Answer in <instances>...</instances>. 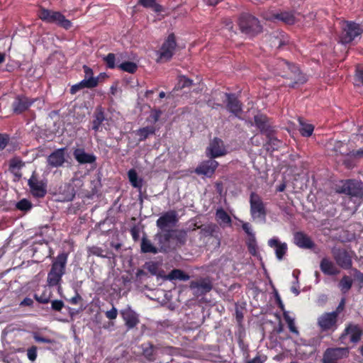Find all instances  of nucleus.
Here are the masks:
<instances>
[{
    "label": "nucleus",
    "instance_id": "nucleus-24",
    "mask_svg": "<svg viewBox=\"0 0 363 363\" xmlns=\"http://www.w3.org/2000/svg\"><path fill=\"white\" fill-rule=\"evenodd\" d=\"M73 155L80 164H91L96 161V157L93 154L86 153L82 148L75 149Z\"/></svg>",
    "mask_w": 363,
    "mask_h": 363
},
{
    "label": "nucleus",
    "instance_id": "nucleus-17",
    "mask_svg": "<svg viewBox=\"0 0 363 363\" xmlns=\"http://www.w3.org/2000/svg\"><path fill=\"white\" fill-rule=\"evenodd\" d=\"M362 333V330L358 325L350 323L346 326L340 338L344 340L347 335H350L351 342L356 343L360 340Z\"/></svg>",
    "mask_w": 363,
    "mask_h": 363
},
{
    "label": "nucleus",
    "instance_id": "nucleus-14",
    "mask_svg": "<svg viewBox=\"0 0 363 363\" xmlns=\"http://www.w3.org/2000/svg\"><path fill=\"white\" fill-rule=\"evenodd\" d=\"M207 155L211 158L223 156L227 153L222 140L215 138L209 143L206 150Z\"/></svg>",
    "mask_w": 363,
    "mask_h": 363
},
{
    "label": "nucleus",
    "instance_id": "nucleus-2",
    "mask_svg": "<svg viewBox=\"0 0 363 363\" xmlns=\"http://www.w3.org/2000/svg\"><path fill=\"white\" fill-rule=\"evenodd\" d=\"M337 192L350 196L345 202L348 205L350 202L353 203V205L348 208L350 211L354 213L357 211L359 204L356 203L353 198H363V183L352 179L346 180L341 186H338Z\"/></svg>",
    "mask_w": 363,
    "mask_h": 363
},
{
    "label": "nucleus",
    "instance_id": "nucleus-31",
    "mask_svg": "<svg viewBox=\"0 0 363 363\" xmlns=\"http://www.w3.org/2000/svg\"><path fill=\"white\" fill-rule=\"evenodd\" d=\"M123 320H125V325L128 329H131L136 326L139 323L137 315L133 311H125L122 313Z\"/></svg>",
    "mask_w": 363,
    "mask_h": 363
},
{
    "label": "nucleus",
    "instance_id": "nucleus-58",
    "mask_svg": "<svg viewBox=\"0 0 363 363\" xmlns=\"http://www.w3.org/2000/svg\"><path fill=\"white\" fill-rule=\"evenodd\" d=\"M64 306V303L61 300H55L52 301V309L56 311H60Z\"/></svg>",
    "mask_w": 363,
    "mask_h": 363
},
{
    "label": "nucleus",
    "instance_id": "nucleus-41",
    "mask_svg": "<svg viewBox=\"0 0 363 363\" xmlns=\"http://www.w3.org/2000/svg\"><path fill=\"white\" fill-rule=\"evenodd\" d=\"M190 277L185 274L184 272H182L180 269H173L169 274H168V279L170 280L173 279H179V280H183L186 281L189 280Z\"/></svg>",
    "mask_w": 363,
    "mask_h": 363
},
{
    "label": "nucleus",
    "instance_id": "nucleus-33",
    "mask_svg": "<svg viewBox=\"0 0 363 363\" xmlns=\"http://www.w3.org/2000/svg\"><path fill=\"white\" fill-rule=\"evenodd\" d=\"M60 194L63 196L65 201H72L75 196V189L72 184H65L60 187Z\"/></svg>",
    "mask_w": 363,
    "mask_h": 363
},
{
    "label": "nucleus",
    "instance_id": "nucleus-4",
    "mask_svg": "<svg viewBox=\"0 0 363 363\" xmlns=\"http://www.w3.org/2000/svg\"><path fill=\"white\" fill-rule=\"evenodd\" d=\"M38 16L44 21L57 23L66 29L71 27V22L66 19L62 13L57 11L42 9L39 11Z\"/></svg>",
    "mask_w": 363,
    "mask_h": 363
},
{
    "label": "nucleus",
    "instance_id": "nucleus-55",
    "mask_svg": "<svg viewBox=\"0 0 363 363\" xmlns=\"http://www.w3.org/2000/svg\"><path fill=\"white\" fill-rule=\"evenodd\" d=\"M27 355L29 360L34 362L37 357V347L32 346L27 350Z\"/></svg>",
    "mask_w": 363,
    "mask_h": 363
},
{
    "label": "nucleus",
    "instance_id": "nucleus-8",
    "mask_svg": "<svg viewBox=\"0 0 363 363\" xmlns=\"http://www.w3.org/2000/svg\"><path fill=\"white\" fill-rule=\"evenodd\" d=\"M349 350L347 347H330L323 353V363H337V361L347 357Z\"/></svg>",
    "mask_w": 363,
    "mask_h": 363
},
{
    "label": "nucleus",
    "instance_id": "nucleus-44",
    "mask_svg": "<svg viewBox=\"0 0 363 363\" xmlns=\"http://www.w3.org/2000/svg\"><path fill=\"white\" fill-rule=\"evenodd\" d=\"M352 286V280L348 276H343L339 283V286L343 293L347 292Z\"/></svg>",
    "mask_w": 363,
    "mask_h": 363
},
{
    "label": "nucleus",
    "instance_id": "nucleus-59",
    "mask_svg": "<svg viewBox=\"0 0 363 363\" xmlns=\"http://www.w3.org/2000/svg\"><path fill=\"white\" fill-rule=\"evenodd\" d=\"M9 138L6 135H0V151L3 150L7 145Z\"/></svg>",
    "mask_w": 363,
    "mask_h": 363
},
{
    "label": "nucleus",
    "instance_id": "nucleus-36",
    "mask_svg": "<svg viewBox=\"0 0 363 363\" xmlns=\"http://www.w3.org/2000/svg\"><path fill=\"white\" fill-rule=\"evenodd\" d=\"M216 218L220 225H230L231 223L230 217L222 208L217 209Z\"/></svg>",
    "mask_w": 363,
    "mask_h": 363
},
{
    "label": "nucleus",
    "instance_id": "nucleus-63",
    "mask_svg": "<svg viewBox=\"0 0 363 363\" xmlns=\"http://www.w3.org/2000/svg\"><path fill=\"white\" fill-rule=\"evenodd\" d=\"M33 303V301L30 298H25L20 303L21 306H31Z\"/></svg>",
    "mask_w": 363,
    "mask_h": 363
},
{
    "label": "nucleus",
    "instance_id": "nucleus-48",
    "mask_svg": "<svg viewBox=\"0 0 363 363\" xmlns=\"http://www.w3.org/2000/svg\"><path fill=\"white\" fill-rule=\"evenodd\" d=\"M139 4L146 8H152L156 12L162 11L161 6L155 3V0H139Z\"/></svg>",
    "mask_w": 363,
    "mask_h": 363
},
{
    "label": "nucleus",
    "instance_id": "nucleus-51",
    "mask_svg": "<svg viewBox=\"0 0 363 363\" xmlns=\"http://www.w3.org/2000/svg\"><path fill=\"white\" fill-rule=\"evenodd\" d=\"M262 30L258 19L251 16V35L260 33Z\"/></svg>",
    "mask_w": 363,
    "mask_h": 363
},
{
    "label": "nucleus",
    "instance_id": "nucleus-50",
    "mask_svg": "<svg viewBox=\"0 0 363 363\" xmlns=\"http://www.w3.org/2000/svg\"><path fill=\"white\" fill-rule=\"evenodd\" d=\"M284 318L288 324L289 330L294 334H298V331L295 326L294 320L290 317L288 312H284Z\"/></svg>",
    "mask_w": 363,
    "mask_h": 363
},
{
    "label": "nucleus",
    "instance_id": "nucleus-57",
    "mask_svg": "<svg viewBox=\"0 0 363 363\" xmlns=\"http://www.w3.org/2000/svg\"><path fill=\"white\" fill-rule=\"evenodd\" d=\"M89 252L91 255H96L99 257H105V255H104L102 254V252H103L102 249L99 247L93 246V247H89Z\"/></svg>",
    "mask_w": 363,
    "mask_h": 363
},
{
    "label": "nucleus",
    "instance_id": "nucleus-37",
    "mask_svg": "<svg viewBox=\"0 0 363 363\" xmlns=\"http://www.w3.org/2000/svg\"><path fill=\"white\" fill-rule=\"evenodd\" d=\"M198 228L201 230L200 234L203 237H208V236L213 235V233L216 232V229L218 228L216 225L213 224V223L201 225Z\"/></svg>",
    "mask_w": 363,
    "mask_h": 363
},
{
    "label": "nucleus",
    "instance_id": "nucleus-10",
    "mask_svg": "<svg viewBox=\"0 0 363 363\" xmlns=\"http://www.w3.org/2000/svg\"><path fill=\"white\" fill-rule=\"evenodd\" d=\"M332 254L337 264L344 269H350L352 266V257L345 249L332 250Z\"/></svg>",
    "mask_w": 363,
    "mask_h": 363
},
{
    "label": "nucleus",
    "instance_id": "nucleus-20",
    "mask_svg": "<svg viewBox=\"0 0 363 363\" xmlns=\"http://www.w3.org/2000/svg\"><path fill=\"white\" fill-rule=\"evenodd\" d=\"M67 261V255L66 253H61L52 262L50 272L55 274H59L60 276L65 273V267Z\"/></svg>",
    "mask_w": 363,
    "mask_h": 363
},
{
    "label": "nucleus",
    "instance_id": "nucleus-53",
    "mask_svg": "<svg viewBox=\"0 0 363 363\" xmlns=\"http://www.w3.org/2000/svg\"><path fill=\"white\" fill-rule=\"evenodd\" d=\"M31 207V203L26 199H21L16 203V208L21 211H28L30 209Z\"/></svg>",
    "mask_w": 363,
    "mask_h": 363
},
{
    "label": "nucleus",
    "instance_id": "nucleus-42",
    "mask_svg": "<svg viewBox=\"0 0 363 363\" xmlns=\"http://www.w3.org/2000/svg\"><path fill=\"white\" fill-rule=\"evenodd\" d=\"M128 176L130 184L136 188H140L142 186V179H138L136 171L131 169L128 172Z\"/></svg>",
    "mask_w": 363,
    "mask_h": 363
},
{
    "label": "nucleus",
    "instance_id": "nucleus-29",
    "mask_svg": "<svg viewBox=\"0 0 363 363\" xmlns=\"http://www.w3.org/2000/svg\"><path fill=\"white\" fill-rule=\"evenodd\" d=\"M275 133H272L271 135H266L267 140L264 144V147L267 152L278 150L281 146L282 142L275 136Z\"/></svg>",
    "mask_w": 363,
    "mask_h": 363
},
{
    "label": "nucleus",
    "instance_id": "nucleus-11",
    "mask_svg": "<svg viewBox=\"0 0 363 363\" xmlns=\"http://www.w3.org/2000/svg\"><path fill=\"white\" fill-rule=\"evenodd\" d=\"M28 184L29 186L30 193L35 197H44L47 193L46 183L43 180H40L35 173H33L28 179Z\"/></svg>",
    "mask_w": 363,
    "mask_h": 363
},
{
    "label": "nucleus",
    "instance_id": "nucleus-7",
    "mask_svg": "<svg viewBox=\"0 0 363 363\" xmlns=\"http://www.w3.org/2000/svg\"><path fill=\"white\" fill-rule=\"evenodd\" d=\"M363 29L359 24L353 21H347L346 26L340 37V40L343 44L350 43L354 38L360 35Z\"/></svg>",
    "mask_w": 363,
    "mask_h": 363
},
{
    "label": "nucleus",
    "instance_id": "nucleus-35",
    "mask_svg": "<svg viewBox=\"0 0 363 363\" xmlns=\"http://www.w3.org/2000/svg\"><path fill=\"white\" fill-rule=\"evenodd\" d=\"M298 121L300 125L299 132L303 137H310L314 130V126L312 124L305 122L303 118L298 117Z\"/></svg>",
    "mask_w": 363,
    "mask_h": 363
},
{
    "label": "nucleus",
    "instance_id": "nucleus-16",
    "mask_svg": "<svg viewBox=\"0 0 363 363\" xmlns=\"http://www.w3.org/2000/svg\"><path fill=\"white\" fill-rule=\"evenodd\" d=\"M294 243L301 249L311 250L315 245L312 239L302 231H297L294 233Z\"/></svg>",
    "mask_w": 363,
    "mask_h": 363
},
{
    "label": "nucleus",
    "instance_id": "nucleus-25",
    "mask_svg": "<svg viewBox=\"0 0 363 363\" xmlns=\"http://www.w3.org/2000/svg\"><path fill=\"white\" fill-rule=\"evenodd\" d=\"M320 269L321 272L329 276H334L339 274V269L335 267V264L329 259L324 257L320 263Z\"/></svg>",
    "mask_w": 363,
    "mask_h": 363
},
{
    "label": "nucleus",
    "instance_id": "nucleus-61",
    "mask_svg": "<svg viewBox=\"0 0 363 363\" xmlns=\"http://www.w3.org/2000/svg\"><path fill=\"white\" fill-rule=\"evenodd\" d=\"M345 305V298H342L341 300V301L340 302L339 305L337 306V307L336 308V309L335 311H332V313H335L336 316L338 317L340 313L344 310Z\"/></svg>",
    "mask_w": 363,
    "mask_h": 363
},
{
    "label": "nucleus",
    "instance_id": "nucleus-18",
    "mask_svg": "<svg viewBox=\"0 0 363 363\" xmlns=\"http://www.w3.org/2000/svg\"><path fill=\"white\" fill-rule=\"evenodd\" d=\"M218 166V162L213 160H208L201 162L196 168L195 172L199 175L211 177L214 174Z\"/></svg>",
    "mask_w": 363,
    "mask_h": 363
},
{
    "label": "nucleus",
    "instance_id": "nucleus-9",
    "mask_svg": "<svg viewBox=\"0 0 363 363\" xmlns=\"http://www.w3.org/2000/svg\"><path fill=\"white\" fill-rule=\"evenodd\" d=\"M160 252H166L174 248L172 230H160L155 235Z\"/></svg>",
    "mask_w": 363,
    "mask_h": 363
},
{
    "label": "nucleus",
    "instance_id": "nucleus-47",
    "mask_svg": "<svg viewBox=\"0 0 363 363\" xmlns=\"http://www.w3.org/2000/svg\"><path fill=\"white\" fill-rule=\"evenodd\" d=\"M354 84L356 86H363V66L357 65L355 69Z\"/></svg>",
    "mask_w": 363,
    "mask_h": 363
},
{
    "label": "nucleus",
    "instance_id": "nucleus-32",
    "mask_svg": "<svg viewBox=\"0 0 363 363\" xmlns=\"http://www.w3.org/2000/svg\"><path fill=\"white\" fill-rule=\"evenodd\" d=\"M92 129L96 132L100 130L102 123L105 121L104 113L101 108H97L94 114Z\"/></svg>",
    "mask_w": 363,
    "mask_h": 363
},
{
    "label": "nucleus",
    "instance_id": "nucleus-6",
    "mask_svg": "<svg viewBox=\"0 0 363 363\" xmlns=\"http://www.w3.org/2000/svg\"><path fill=\"white\" fill-rule=\"evenodd\" d=\"M254 121L261 133L265 135H271L272 133H276L274 121L267 116L258 113L254 116Z\"/></svg>",
    "mask_w": 363,
    "mask_h": 363
},
{
    "label": "nucleus",
    "instance_id": "nucleus-1",
    "mask_svg": "<svg viewBox=\"0 0 363 363\" xmlns=\"http://www.w3.org/2000/svg\"><path fill=\"white\" fill-rule=\"evenodd\" d=\"M269 70L275 75L293 80L292 87L297 84H303L306 79L301 74L299 67L284 59H274L269 65Z\"/></svg>",
    "mask_w": 363,
    "mask_h": 363
},
{
    "label": "nucleus",
    "instance_id": "nucleus-62",
    "mask_svg": "<svg viewBox=\"0 0 363 363\" xmlns=\"http://www.w3.org/2000/svg\"><path fill=\"white\" fill-rule=\"evenodd\" d=\"M33 337H34L35 340L38 342H43V343H52V340L41 337L36 334L34 335Z\"/></svg>",
    "mask_w": 363,
    "mask_h": 363
},
{
    "label": "nucleus",
    "instance_id": "nucleus-28",
    "mask_svg": "<svg viewBox=\"0 0 363 363\" xmlns=\"http://www.w3.org/2000/svg\"><path fill=\"white\" fill-rule=\"evenodd\" d=\"M140 250L143 253H152L157 254L160 252L159 246L156 247L153 245L152 241L144 235L142 238L140 243Z\"/></svg>",
    "mask_w": 363,
    "mask_h": 363
},
{
    "label": "nucleus",
    "instance_id": "nucleus-15",
    "mask_svg": "<svg viewBox=\"0 0 363 363\" xmlns=\"http://www.w3.org/2000/svg\"><path fill=\"white\" fill-rule=\"evenodd\" d=\"M212 284L208 279H201L199 281H191L190 284V289L196 296L206 294L212 289Z\"/></svg>",
    "mask_w": 363,
    "mask_h": 363
},
{
    "label": "nucleus",
    "instance_id": "nucleus-26",
    "mask_svg": "<svg viewBox=\"0 0 363 363\" xmlns=\"http://www.w3.org/2000/svg\"><path fill=\"white\" fill-rule=\"evenodd\" d=\"M161 349L158 345L147 342L143 345V354L147 360L153 362L156 359L157 352Z\"/></svg>",
    "mask_w": 363,
    "mask_h": 363
},
{
    "label": "nucleus",
    "instance_id": "nucleus-56",
    "mask_svg": "<svg viewBox=\"0 0 363 363\" xmlns=\"http://www.w3.org/2000/svg\"><path fill=\"white\" fill-rule=\"evenodd\" d=\"M106 317L109 320H114L117 318L118 311L115 307H112V308L109 311H107L105 313Z\"/></svg>",
    "mask_w": 363,
    "mask_h": 363
},
{
    "label": "nucleus",
    "instance_id": "nucleus-38",
    "mask_svg": "<svg viewBox=\"0 0 363 363\" xmlns=\"http://www.w3.org/2000/svg\"><path fill=\"white\" fill-rule=\"evenodd\" d=\"M155 132V128L153 126H147L140 128L136 131V135L139 137V141H143L150 135H153Z\"/></svg>",
    "mask_w": 363,
    "mask_h": 363
},
{
    "label": "nucleus",
    "instance_id": "nucleus-12",
    "mask_svg": "<svg viewBox=\"0 0 363 363\" xmlns=\"http://www.w3.org/2000/svg\"><path fill=\"white\" fill-rule=\"evenodd\" d=\"M177 222V213L174 211H169L164 213L157 220L156 225L160 230H165L175 226Z\"/></svg>",
    "mask_w": 363,
    "mask_h": 363
},
{
    "label": "nucleus",
    "instance_id": "nucleus-39",
    "mask_svg": "<svg viewBox=\"0 0 363 363\" xmlns=\"http://www.w3.org/2000/svg\"><path fill=\"white\" fill-rule=\"evenodd\" d=\"M249 23L250 20L248 14H242L238 20V25L242 33L246 34H248L250 33Z\"/></svg>",
    "mask_w": 363,
    "mask_h": 363
},
{
    "label": "nucleus",
    "instance_id": "nucleus-34",
    "mask_svg": "<svg viewBox=\"0 0 363 363\" xmlns=\"http://www.w3.org/2000/svg\"><path fill=\"white\" fill-rule=\"evenodd\" d=\"M172 233L174 247L177 244L184 245L186 242L187 237V232L186 230L172 229Z\"/></svg>",
    "mask_w": 363,
    "mask_h": 363
},
{
    "label": "nucleus",
    "instance_id": "nucleus-49",
    "mask_svg": "<svg viewBox=\"0 0 363 363\" xmlns=\"http://www.w3.org/2000/svg\"><path fill=\"white\" fill-rule=\"evenodd\" d=\"M119 68L122 70L129 72V73H134L137 70L138 66L135 63L133 62H125L123 63H121L119 65Z\"/></svg>",
    "mask_w": 363,
    "mask_h": 363
},
{
    "label": "nucleus",
    "instance_id": "nucleus-45",
    "mask_svg": "<svg viewBox=\"0 0 363 363\" xmlns=\"http://www.w3.org/2000/svg\"><path fill=\"white\" fill-rule=\"evenodd\" d=\"M84 72V81H90L92 80L93 83L94 84V87L97 86L99 82V78L98 77H93V71L91 68H89L86 65L83 66Z\"/></svg>",
    "mask_w": 363,
    "mask_h": 363
},
{
    "label": "nucleus",
    "instance_id": "nucleus-64",
    "mask_svg": "<svg viewBox=\"0 0 363 363\" xmlns=\"http://www.w3.org/2000/svg\"><path fill=\"white\" fill-rule=\"evenodd\" d=\"M350 155L355 157H363V149L353 150L350 152Z\"/></svg>",
    "mask_w": 363,
    "mask_h": 363
},
{
    "label": "nucleus",
    "instance_id": "nucleus-23",
    "mask_svg": "<svg viewBox=\"0 0 363 363\" xmlns=\"http://www.w3.org/2000/svg\"><path fill=\"white\" fill-rule=\"evenodd\" d=\"M65 159L64 148L57 149L52 154H50L48 158V164L53 167H60L65 163Z\"/></svg>",
    "mask_w": 363,
    "mask_h": 363
},
{
    "label": "nucleus",
    "instance_id": "nucleus-30",
    "mask_svg": "<svg viewBox=\"0 0 363 363\" xmlns=\"http://www.w3.org/2000/svg\"><path fill=\"white\" fill-rule=\"evenodd\" d=\"M273 18L288 25H294L296 23V17L292 11H282L274 14Z\"/></svg>",
    "mask_w": 363,
    "mask_h": 363
},
{
    "label": "nucleus",
    "instance_id": "nucleus-19",
    "mask_svg": "<svg viewBox=\"0 0 363 363\" xmlns=\"http://www.w3.org/2000/svg\"><path fill=\"white\" fill-rule=\"evenodd\" d=\"M268 245L274 248L275 255L279 260H281L286 255L288 247L286 242H281L278 238L274 237L268 240Z\"/></svg>",
    "mask_w": 363,
    "mask_h": 363
},
{
    "label": "nucleus",
    "instance_id": "nucleus-43",
    "mask_svg": "<svg viewBox=\"0 0 363 363\" xmlns=\"http://www.w3.org/2000/svg\"><path fill=\"white\" fill-rule=\"evenodd\" d=\"M193 84V81L186 77L185 76H179L178 78V82L175 86L174 90H181L186 87H190Z\"/></svg>",
    "mask_w": 363,
    "mask_h": 363
},
{
    "label": "nucleus",
    "instance_id": "nucleus-52",
    "mask_svg": "<svg viewBox=\"0 0 363 363\" xmlns=\"http://www.w3.org/2000/svg\"><path fill=\"white\" fill-rule=\"evenodd\" d=\"M50 292H48L47 289H45L40 295L37 294L34 295L35 299L40 303H48L50 301Z\"/></svg>",
    "mask_w": 363,
    "mask_h": 363
},
{
    "label": "nucleus",
    "instance_id": "nucleus-13",
    "mask_svg": "<svg viewBox=\"0 0 363 363\" xmlns=\"http://www.w3.org/2000/svg\"><path fill=\"white\" fill-rule=\"evenodd\" d=\"M176 45L177 44L174 35H169L167 39L162 45L160 52V58L161 60H164L165 61H167L169 59H171L174 54Z\"/></svg>",
    "mask_w": 363,
    "mask_h": 363
},
{
    "label": "nucleus",
    "instance_id": "nucleus-27",
    "mask_svg": "<svg viewBox=\"0 0 363 363\" xmlns=\"http://www.w3.org/2000/svg\"><path fill=\"white\" fill-rule=\"evenodd\" d=\"M24 164L25 163L20 157H13L9 161V171L18 180L22 177L21 169L24 166Z\"/></svg>",
    "mask_w": 363,
    "mask_h": 363
},
{
    "label": "nucleus",
    "instance_id": "nucleus-22",
    "mask_svg": "<svg viewBox=\"0 0 363 363\" xmlns=\"http://www.w3.org/2000/svg\"><path fill=\"white\" fill-rule=\"evenodd\" d=\"M32 104L33 101L29 100L27 97L18 96L12 105L13 112L18 114L21 113L27 110Z\"/></svg>",
    "mask_w": 363,
    "mask_h": 363
},
{
    "label": "nucleus",
    "instance_id": "nucleus-21",
    "mask_svg": "<svg viewBox=\"0 0 363 363\" xmlns=\"http://www.w3.org/2000/svg\"><path fill=\"white\" fill-rule=\"evenodd\" d=\"M227 98V108L231 113L235 114L238 117H240V113L242 111L241 104L237 97L234 94H226Z\"/></svg>",
    "mask_w": 363,
    "mask_h": 363
},
{
    "label": "nucleus",
    "instance_id": "nucleus-46",
    "mask_svg": "<svg viewBox=\"0 0 363 363\" xmlns=\"http://www.w3.org/2000/svg\"><path fill=\"white\" fill-rule=\"evenodd\" d=\"M62 279V276H60L59 274H55L52 272H49L48 274V284L50 286H57L60 284Z\"/></svg>",
    "mask_w": 363,
    "mask_h": 363
},
{
    "label": "nucleus",
    "instance_id": "nucleus-5",
    "mask_svg": "<svg viewBox=\"0 0 363 363\" xmlns=\"http://www.w3.org/2000/svg\"><path fill=\"white\" fill-rule=\"evenodd\" d=\"M338 317L335 313L325 312L320 315L317 320L321 332L333 333L338 327Z\"/></svg>",
    "mask_w": 363,
    "mask_h": 363
},
{
    "label": "nucleus",
    "instance_id": "nucleus-60",
    "mask_svg": "<svg viewBox=\"0 0 363 363\" xmlns=\"http://www.w3.org/2000/svg\"><path fill=\"white\" fill-rule=\"evenodd\" d=\"M354 277L356 280L359 283L360 286H363V273L359 271L357 269H354Z\"/></svg>",
    "mask_w": 363,
    "mask_h": 363
},
{
    "label": "nucleus",
    "instance_id": "nucleus-54",
    "mask_svg": "<svg viewBox=\"0 0 363 363\" xmlns=\"http://www.w3.org/2000/svg\"><path fill=\"white\" fill-rule=\"evenodd\" d=\"M106 62L108 67L114 68L115 67V55L113 53H109L104 58Z\"/></svg>",
    "mask_w": 363,
    "mask_h": 363
},
{
    "label": "nucleus",
    "instance_id": "nucleus-40",
    "mask_svg": "<svg viewBox=\"0 0 363 363\" xmlns=\"http://www.w3.org/2000/svg\"><path fill=\"white\" fill-rule=\"evenodd\" d=\"M92 80L90 81H81L79 83L73 85L70 89V92L72 94H76L79 90L84 88H94V84H92Z\"/></svg>",
    "mask_w": 363,
    "mask_h": 363
},
{
    "label": "nucleus",
    "instance_id": "nucleus-3",
    "mask_svg": "<svg viewBox=\"0 0 363 363\" xmlns=\"http://www.w3.org/2000/svg\"><path fill=\"white\" fill-rule=\"evenodd\" d=\"M251 216L256 223H264L266 221L265 204L260 198L253 193H251Z\"/></svg>",
    "mask_w": 363,
    "mask_h": 363
}]
</instances>
